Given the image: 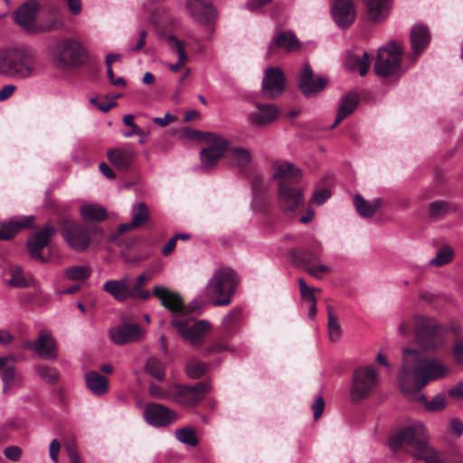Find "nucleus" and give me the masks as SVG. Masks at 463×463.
<instances>
[{"instance_id":"f257e3e1","label":"nucleus","mask_w":463,"mask_h":463,"mask_svg":"<svg viewBox=\"0 0 463 463\" xmlns=\"http://www.w3.org/2000/svg\"><path fill=\"white\" fill-rule=\"evenodd\" d=\"M38 70L36 52L25 47L0 49V76L15 80L34 77Z\"/></svg>"},{"instance_id":"f03ea898","label":"nucleus","mask_w":463,"mask_h":463,"mask_svg":"<svg viewBox=\"0 0 463 463\" xmlns=\"http://www.w3.org/2000/svg\"><path fill=\"white\" fill-rule=\"evenodd\" d=\"M407 452L423 463H447L443 453L432 447L424 424L407 419Z\"/></svg>"},{"instance_id":"7ed1b4c3","label":"nucleus","mask_w":463,"mask_h":463,"mask_svg":"<svg viewBox=\"0 0 463 463\" xmlns=\"http://www.w3.org/2000/svg\"><path fill=\"white\" fill-rule=\"evenodd\" d=\"M413 332L418 347L424 353H434L446 342L447 332L444 327L429 317L416 316Z\"/></svg>"},{"instance_id":"20e7f679","label":"nucleus","mask_w":463,"mask_h":463,"mask_svg":"<svg viewBox=\"0 0 463 463\" xmlns=\"http://www.w3.org/2000/svg\"><path fill=\"white\" fill-rule=\"evenodd\" d=\"M238 284V276L230 268L216 269L205 287V295L213 306H227L232 302Z\"/></svg>"},{"instance_id":"39448f33","label":"nucleus","mask_w":463,"mask_h":463,"mask_svg":"<svg viewBox=\"0 0 463 463\" xmlns=\"http://www.w3.org/2000/svg\"><path fill=\"white\" fill-rule=\"evenodd\" d=\"M451 368L442 360L426 357L417 361L412 368L411 382L409 388L420 392L431 381L447 377Z\"/></svg>"},{"instance_id":"423d86ee","label":"nucleus","mask_w":463,"mask_h":463,"mask_svg":"<svg viewBox=\"0 0 463 463\" xmlns=\"http://www.w3.org/2000/svg\"><path fill=\"white\" fill-rule=\"evenodd\" d=\"M88 60L86 49L75 39L59 42L52 50V61L56 67L65 69L79 67Z\"/></svg>"},{"instance_id":"0eeeda50","label":"nucleus","mask_w":463,"mask_h":463,"mask_svg":"<svg viewBox=\"0 0 463 463\" xmlns=\"http://www.w3.org/2000/svg\"><path fill=\"white\" fill-rule=\"evenodd\" d=\"M402 58V45L391 41L378 49L373 71L381 77L395 75L401 69Z\"/></svg>"},{"instance_id":"6e6552de","label":"nucleus","mask_w":463,"mask_h":463,"mask_svg":"<svg viewBox=\"0 0 463 463\" xmlns=\"http://www.w3.org/2000/svg\"><path fill=\"white\" fill-rule=\"evenodd\" d=\"M61 235L70 249L77 252L87 250L91 242V235L89 229L79 222L60 217L57 221Z\"/></svg>"},{"instance_id":"1a4fd4ad","label":"nucleus","mask_w":463,"mask_h":463,"mask_svg":"<svg viewBox=\"0 0 463 463\" xmlns=\"http://www.w3.org/2000/svg\"><path fill=\"white\" fill-rule=\"evenodd\" d=\"M378 379V373L373 366L367 365L357 368L353 375L350 401L358 403L368 397L376 388Z\"/></svg>"},{"instance_id":"9d476101","label":"nucleus","mask_w":463,"mask_h":463,"mask_svg":"<svg viewBox=\"0 0 463 463\" xmlns=\"http://www.w3.org/2000/svg\"><path fill=\"white\" fill-rule=\"evenodd\" d=\"M172 325L193 347H200L203 343L204 337L211 330V324L206 320L194 322L183 318H175L172 321Z\"/></svg>"},{"instance_id":"9b49d317","label":"nucleus","mask_w":463,"mask_h":463,"mask_svg":"<svg viewBox=\"0 0 463 463\" xmlns=\"http://www.w3.org/2000/svg\"><path fill=\"white\" fill-rule=\"evenodd\" d=\"M211 391L209 383L195 385L171 384L172 400L184 407L195 406Z\"/></svg>"},{"instance_id":"f8f14e48","label":"nucleus","mask_w":463,"mask_h":463,"mask_svg":"<svg viewBox=\"0 0 463 463\" xmlns=\"http://www.w3.org/2000/svg\"><path fill=\"white\" fill-rule=\"evenodd\" d=\"M205 140L208 146L200 153L202 168L205 171L212 170L217 162L223 156L229 147V141L222 137L206 133Z\"/></svg>"},{"instance_id":"ddd939ff","label":"nucleus","mask_w":463,"mask_h":463,"mask_svg":"<svg viewBox=\"0 0 463 463\" xmlns=\"http://www.w3.org/2000/svg\"><path fill=\"white\" fill-rule=\"evenodd\" d=\"M431 36L427 25L415 24L411 29L410 42L411 52L407 53V67L413 64L428 47Z\"/></svg>"},{"instance_id":"4468645a","label":"nucleus","mask_w":463,"mask_h":463,"mask_svg":"<svg viewBox=\"0 0 463 463\" xmlns=\"http://www.w3.org/2000/svg\"><path fill=\"white\" fill-rule=\"evenodd\" d=\"M285 76L278 67L266 69L262 80V95L269 99H274L284 91Z\"/></svg>"},{"instance_id":"2eb2a0df","label":"nucleus","mask_w":463,"mask_h":463,"mask_svg":"<svg viewBox=\"0 0 463 463\" xmlns=\"http://www.w3.org/2000/svg\"><path fill=\"white\" fill-rule=\"evenodd\" d=\"M111 341L118 345L141 340L145 335L144 329L137 324H121L109 329Z\"/></svg>"},{"instance_id":"dca6fc26","label":"nucleus","mask_w":463,"mask_h":463,"mask_svg":"<svg viewBox=\"0 0 463 463\" xmlns=\"http://www.w3.org/2000/svg\"><path fill=\"white\" fill-rule=\"evenodd\" d=\"M152 294L153 296L159 299L161 305L164 307L170 310L171 312L178 314H187L190 312H194L197 309V307L186 308L184 306L181 296L178 293L174 292L165 287H154Z\"/></svg>"},{"instance_id":"f3484780","label":"nucleus","mask_w":463,"mask_h":463,"mask_svg":"<svg viewBox=\"0 0 463 463\" xmlns=\"http://www.w3.org/2000/svg\"><path fill=\"white\" fill-rule=\"evenodd\" d=\"M326 82V78L315 76L311 67L305 64L298 76V87L306 97H311L323 90Z\"/></svg>"},{"instance_id":"a211bd4d","label":"nucleus","mask_w":463,"mask_h":463,"mask_svg":"<svg viewBox=\"0 0 463 463\" xmlns=\"http://www.w3.org/2000/svg\"><path fill=\"white\" fill-rule=\"evenodd\" d=\"M333 20L342 29L350 27L356 18V10L353 0H334L331 6Z\"/></svg>"},{"instance_id":"6ab92c4d","label":"nucleus","mask_w":463,"mask_h":463,"mask_svg":"<svg viewBox=\"0 0 463 463\" xmlns=\"http://www.w3.org/2000/svg\"><path fill=\"white\" fill-rule=\"evenodd\" d=\"M39 9V4L34 1L25 3L14 13V20L24 31L38 33L39 21L36 16Z\"/></svg>"},{"instance_id":"aec40b11","label":"nucleus","mask_w":463,"mask_h":463,"mask_svg":"<svg viewBox=\"0 0 463 463\" xmlns=\"http://www.w3.org/2000/svg\"><path fill=\"white\" fill-rule=\"evenodd\" d=\"M145 420L155 427H165L175 421L177 414L175 411L156 403L147 404L144 409Z\"/></svg>"},{"instance_id":"412c9836","label":"nucleus","mask_w":463,"mask_h":463,"mask_svg":"<svg viewBox=\"0 0 463 463\" xmlns=\"http://www.w3.org/2000/svg\"><path fill=\"white\" fill-rule=\"evenodd\" d=\"M279 205L281 211L289 214L304 203L302 191L289 184H279L278 194Z\"/></svg>"},{"instance_id":"4be33fe9","label":"nucleus","mask_w":463,"mask_h":463,"mask_svg":"<svg viewBox=\"0 0 463 463\" xmlns=\"http://www.w3.org/2000/svg\"><path fill=\"white\" fill-rule=\"evenodd\" d=\"M24 346L35 352L43 359H52L57 355L56 342L52 334L46 330H42L36 340L27 341Z\"/></svg>"},{"instance_id":"5701e85b","label":"nucleus","mask_w":463,"mask_h":463,"mask_svg":"<svg viewBox=\"0 0 463 463\" xmlns=\"http://www.w3.org/2000/svg\"><path fill=\"white\" fill-rule=\"evenodd\" d=\"M256 110L247 115V120L252 127L264 128L275 122L279 116V109L274 104L256 103Z\"/></svg>"},{"instance_id":"b1692460","label":"nucleus","mask_w":463,"mask_h":463,"mask_svg":"<svg viewBox=\"0 0 463 463\" xmlns=\"http://www.w3.org/2000/svg\"><path fill=\"white\" fill-rule=\"evenodd\" d=\"M57 230L54 226L49 224L42 230L35 232L28 241L27 247L31 257L40 262H44L45 259L41 253V250L48 245L51 239L56 234Z\"/></svg>"},{"instance_id":"393cba45","label":"nucleus","mask_w":463,"mask_h":463,"mask_svg":"<svg viewBox=\"0 0 463 463\" xmlns=\"http://www.w3.org/2000/svg\"><path fill=\"white\" fill-rule=\"evenodd\" d=\"M186 9L194 20L203 25H212L216 16L208 0H187Z\"/></svg>"},{"instance_id":"a878e982","label":"nucleus","mask_w":463,"mask_h":463,"mask_svg":"<svg viewBox=\"0 0 463 463\" xmlns=\"http://www.w3.org/2000/svg\"><path fill=\"white\" fill-rule=\"evenodd\" d=\"M110 164L118 171H127L131 167L137 153L133 146L126 145L109 149L107 152Z\"/></svg>"},{"instance_id":"bb28decb","label":"nucleus","mask_w":463,"mask_h":463,"mask_svg":"<svg viewBox=\"0 0 463 463\" xmlns=\"http://www.w3.org/2000/svg\"><path fill=\"white\" fill-rule=\"evenodd\" d=\"M272 178L279 184H297L302 178L301 170L287 161H277L271 166Z\"/></svg>"},{"instance_id":"cd10ccee","label":"nucleus","mask_w":463,"mask_h":463,"mask_svg":"<svg viewBox=\"0 0 463 463\" xmlns=\"http://www.w3.org/2000/svg\"><path fill=\"white\" fill-rule=\"evenodd\" d=\"M407 402H418L425 411L429 412H438L447 407L446 396L439 393L428 401L426 396L420 392H415L413 389L409 388V382L407 381Z\"/></svg>"},{"instance_id":"c85d7f7f","label":"nucleus","mask_w":463,"mask_h":463,"mask_svg":"<svg viewBox=\"0 0 463 463\" xmlns=\"http://www.w3.org/2000/svg\"><path fill=\"white\" fill-rule=\"evenodd\" d=\"M277 48L293 52L300 50L301 43L292 32H280L270 41L268 55L271 56Z\"/></svg>"},{"instance_id":"c756f323","label":"nucleus","mask_w":463,"mask_h":463,"mask_svg":"<svg viewBox=\"0 0 463 463\" xmlns=\"http://www.w3.org/2000/svg\"><path fill=\"white\" fill-rule=\"evenodd\" d=\"M103 290L118 301H125L131 297L130 277L126 275L120 279L108 280Z\"/></svg>"},{"instance_id":"7c9ffc66","label":"nucleus","mask_w":463,"mask_h":463,"mask_svg":"<svg viewBox=\"0 0 463 463\" xmlns=\"http://www.w3.org/2000/svg\"><path fill=\"white\" fill-rule=\"evenodd\" d=\"M369 59L366 51L355 48L346 53L345 67L349 71H358L361 76H365L369 68Z\"/></svg>"},{"instance_id":"2f4dec72","label":"nucleus","mask_w":463,"mask_h":463,"mask_svg":"<svg viewBox=\"0 0 463 463\" xmlns=\"http://www.w3.org/2000/svg\"><path fill=\"white\" fill-rule=\"evenodd\" d=\"M1 380L3 382V392L5 395L13 393L21 388L24 383L22 374L16 371L14 366L5 365L1 369Z\"/></svg>"},{"instance_id":"473e14b6","label":"nucleus","mask_w":463,"mask_h":463,"mask_svg":"<svg viewBox=\"0 0 463 463\" xmlns=\"http://www.w3.org/2000/svg\"><path fill=\"white\" fill-rule=\"evenodd\" d=\"M367 7V15L373 22L385 19L391 8V0H363Z\"/></svg>"},{"instance_id":"72a5a7b5","label":"nucleus","mask_w":463,"mask_h":463,"mask_svg":"<svg viewBox=\"0 0 463 463\" xmlns=\"http://www.w3.org/2000/svg\"><path fill=\"white\" fill-rule=\"evenodd\" d=\"M33 219V216H25L20 220L12 219L8 222H2L0 225V239H11L22 228L30 227Z\"/></svg>"},{"instance_id":"f704fd0d","label":"nucleus","mask_w":463,"mask_h":463,"mask_svg":"<svg viewBox=\"0 0 463 463\" xmlns=\"http://www.w3.org/2000/svg\"><path fill=\"white\" fill-rule=\"evenodd\" d=\"M354 205L360 216L371 218L381 207L382 200L380 198H374L372 201H367L362 195L355 194L354 197Z\"/></svg>"},{"instance_id":"c9c22d12","label":"nucleus","mask_w":463,"mask_h":463,"mask_svg":"<svg viewBox=\"0 0 463 463\" xmlns=\"http://www.w3.org/2000/svg\"><path fill=\"white\" fill-rule=\"evenodd\" d=\"M85 381L88 388L94 395L100 396L109 390L108 379L98 372H88L85 374Z\"/></svg>"},{"instance_id":"e433bc0d","label":"nucleus","mask_w":463,"mask_h":463,"mask_svg":"<svg viewBox=\"0 0 463 463\" xmlns=\"http://www.w3.org/2000/svg\"><path fill=\"white\" fill-rule=\"evenodd\" d=\"M80 214L86 222H102L107 218L106 209L98 203H84L80 209Z\"/></svg>"},{"instance_id":"4c0bfd02","label":"nucleus","mask_w":463,"mask_h":463,"mask_svg":"<svg viewBox=\"0 0 463 463\" xmlns=\"http://www.w3.org/2000/svg\"><path fill=\"white\" fill-rule=\"evenodd\" d=\"M359 103L357 94L350 92L346 94L340 103L338 112L332 128L336 127L344 118L351 115Z\"/></svg>"},{"instance_id":"58836bf2","label":"nucleus","mask_w":463,"mask_h":463,"mask_svg":"<svg viewBox=\"0 0 463 463\" xmlns=\"http://www.w3.org/2000/svg\"><path fill=\"white\" fill-rule=\"evenodd\" d=\"M241 321V308H233L222 320V327L228 335H232Z\"/></svg>"},{"instance_id":"ea45409f","label":"nucleus","mask_w":463,"mask_h":463,"mask_svg":"<svg viewBox=\"0 0 463 463\" xmlns=\"http://www.w3.org/2000/svg\"><path fill=\"white\" fill-rule=\"evenodd\" d=\"M451 204L447 201H434L429 205L428 216L432 221L443 219L451 211Z\"/></svg>"},{"instance_id":"a19ab883","label":"nucleus","mask_w":463,"mask_h":463,"mask_svg":"<svg viewBox=\"0 0 463 463\" xmlns=\"http://www.w3.org/2000/svg\"><path fill=\"white\" fill-rule=\"evenodd\" d=\"M327 332L332 342H337L342 335V326L331 307H327Z\"/></svg>"},{"instance_id":"79ce46f5","label":"nucleus","mask_w":463,"mask_h":463,"mask_svg":"<svg viewBox=\"0 0 463 463\" xmlns=\"http://www.w3.org/2000/svg\"><path fill=\"white\" fill-rule=\"evenodd\" d=\"M38 24L39 33L57 31L63 26V19L56 14L48 18H41Z\"/></svg>"},{"instance_id":"37998d69","label":"nucleus","mask_w":463,"mask_h":463,"mask_svg":"<svg viewBox=\"0 0 463 463\" xmlns=\"http://www.w3.org/2000/svg\"><path fill=\"white\" fill-rule=\"evenodd\" d=\"M231 160L241 167L247 166L251 162V155L249 149L237 146L231 149Z\"/></svg>"},{"instance_id":"c03bdc74","label":"nucleus","mask_w":463,"mask_h":463,"mask_svg":"<svg viewBox=\"0 0 463 463\" xmlns=\"http://www.w3.org/2000/svg\"><path fill=\"white\" fill-rule=\"evenodd\" d=\"M454 256V250L449 245L441 246L436 254V257L433 258L430 264L432 266L442 267L449 263Z\"/></svg>"},{"instance_id":"a18cd8bd","label":"nucleus","mask_w":463,"mask_h":463,"mask_svg":"<svg viewBox=\"0 0 463 463\" xmlns=\"http://www.w3.org/2000/svg\"><path fill=\"white\" fill-rule=\"evenodd\" d=\"M149 218L148 207L145 203H137L132 206L133 225L140 227Z\"/></svg>"},{"instance_id":"49530a36","label":"nucleus","mask_w":463,"mask_h":463,"mask_svg":"<svg viewBox=\"0 0 463 463\" xmlns=\"http://www.w3.org/2000/svg\"><path fill=\"white\" fill-rule=\"evenodd\" d=\"M146 371L153 375L158 381H163L165 378V365L156 357H150L146 363Z\"/></svg>"},{"instance_id":"de8ad7c7","label":"nucleus","mask_w":463,"mask_h":463,"mask_svg":"<svg viewBox=\"0 0 463 463\" xmlns=\"http://www.w3.org/2000/svg\"><path fill=\"white\" fill-rule=\"evenodd\" d=\"M90 273V269L87 266H72L64 270L65 277L70 280H84Z\"/></svg>"},{"instance_id":"09e8293b","label":"nucleus","mask_w":463,"mask_h":463,"mask_svg":"<svg viewBox=\"0 0 463 463\" xmlns=\"http://www.w3.org/2000/svg\"><path fill=\"white\" fill-rule=\"evenodd\" d=\"M391 451L394 454L402 451L405 446V429H400L394 432L388 441Z\"/></svg>"},{"instance_id":"8fccbe9b","label":"nucleus","mask_w":463,"mask_h":463,"mask_svg":"<svg viewBox=\"0 0 463 463\" xmlns=\"http://www.w3.org/2000/svg\"><path fill=\"white\" fill-rule=\"evenodd\" d=\"M175 438L179 442L192 447L196 446L198 442L194 430L190 427L177 430Z\"/></svg>"},{"instance_id":"3c124183","label":"nucleus","mask_w":463,"mask_h":463,"mask_svg":"<svg viewBox=\"0 0 463 463\" xmlns=\"http://www.w3.org/2000/svg\"><path fill=\"white\" fill-rule=\"evenodd\" d=\"M207 367L206 364L193 360L187 363L185 372L189 378L198 379L205 373Z\"/></svg>"},{"instance_id":"603ef678","label":"nucleus","mask_w":463,"mask_h":463,"mask_svg":"<svg viewBox=\"0 0 463 463\" xmlns=\"http://www.w3.org/2000/svg\"><path fill=\"white\" fill-rule=\"evenodd\" d=\"M11 279L7 281V284L11 287L24 288L27 286V282L23 274V269L19 266L11 267L9 269Z\"/></svg>"},{"instance_id":"864d4df0","label":"nucleus","mask_w":463,"mask_h":463,"mask_svg":"<svg viewBox=\"0 0 463 463\" xmlns=\"http://www.w3.org/2000/svg\"><path fill=\"white\" fill-rule=\"evenodd\" d=\"M35 371L43 381L48 383H54L58 378L56 370L46 365H37Z\"/></svg>"},{"instance_id":"5fc2aeb1","label":"nucleus","mask_w":463,"mask_h":463,"mask_svg":"<svg viewBox=\"0 0 463 463\" xmlns=\"http://www.w3.org/2000/svg\"><path fill=\"white\" fill-rule=\"evenodd\" d=\"M149 394L159 400H172L171 385L165 390L156 384H151L149 386Z\"/></svg>"},{"instance_id":"6e6d98bb","label":"nucleus","mask_w":463,"mask_h":463,"mask_svg":"<svg viewBox=\"0 0 463 463\" xmlns=\"http://www.w3.org/2000/svg\"><path fill=\"white\" fill-rule=\"evenodd\" d=\"M309 275L314 278L320 279L324 274L331 272V268L327 265L321 264L320 262L312 264L307 269Z\"/></svg>"},{"instance_id":"4d7b16f0","label":"nucleus","mask_w":463,"mask_h":463,"mask_svg":"<svg viewBox=\"0 0 463 463\" xmlns=\"http://www.w3.org/2000/svg\"><path fill=\"white\" fill-rule=\"evenodd\" d=\"M227 350H230L229 345L224 340L218 339L204 349V355H211Z\"/></svg>"},{"instance_id":"13d9d810","label":"nucleus","mask_w":463,"mask_h":463,"mask_svg":"<svg viewBox=\"0 0 463 463\" xmlns=\"http://www.w3.org/2000/svg\"><path fill=\"white\" fill-rule=\"evenodd\" d=\"M166 43L168 47L175 52L177 53L178 57H181L182 54H186L184 47V43L178 40L174 35H168L166 37Z\"/></svg>"},{"instance_id":"bf43d9fd","label":"nucleus","mask_w":463,"mask_h":463,"mask_svg":"<svg viewBox=\"0 0 463 463\" xmlns=\"http://www.w3.org/2000/svg\"><path fill=\"white\" fill-rule=\"evenodd\" d=\"M123 122L125 125L128 126L129 128H131L130 130L128 131H126L123 133V136L125 137H132L133 135L135 134H139V132H141V129L138 128V126L134 122V116L131 115V114H128V115H126L124 118H123Z\"/></svg>"},{"instance_id":"052dcab7","label":"nucleus","mask_w":463,"mask_h":463,"mask_svg":"<svg viewBox=\"0 0 463 463\" xmlns=\"http://www.w3.org/2000/svg\"><path fill=\"white\" fill-rule=\"evenodd\" d=\"M171 20L170 11L166 8L157 9L153 14V22L159 25L161 24H167Z\"/></svg>"},{"instance_id":"680f3d73","label":"nucleus","mask_w":463,"mask_h":463,"mask_svg":"<svg viewBox=\"0 0 463 463\" xmlns=\"http://www.w3.org/2000/svg\"><path fill=\"white\" fill-rule=\"evenodd\" d=\"M120 95L114 96L108 102H99L97 99H90V103L95 104L100 111L107 112L117 105L116 99Z\"/></svg>"},{"instance_id":"e2e57ef3","label":"nucleus","mask_w":463,"mask_h":463,"mask_svg":"<svg viewBox=\"0 0 463 463\" xmlns=\"http://www.w3.org/2000/svg\"><path fill=\"white\" fill-rule=\"evenodd\" d=\"M330 197L328 189L323 188L316 191L312 195V203L317 205L323 204Z\"/></svg>"},{"instance_id":"0e129e2a","label":"nucleus","mask_w":463,"mask_h":463,"mask_svg":"<svg viewBox=\"0 0 463 463\" xmlns=\"http://www.w3.org/2000/svg\"><path fill=\"white\" fill-rule=\"evenodd\" d=\"M4 454L9 460L17 461L21 458L22 449L17 446H9L5 449Z\"/></svg>"},{"instance_id":"69168bd1","label":"nucleus","mask_w":463,"mask_h":463,"mask_svg":"<svg viewBox=\"0 0 463 463\" xmlns=\"http://www.w3.org/2000/svg\"><path fill=\"white\" fill-rule=\"evenodd\" d=\"M452 354L456 363L463 367V341L458 342L454 345Z\"/></svg>"},{"instance_id":"338daca9","label":"nucleus","mask_w":463,"mask_h":463,"mask_svg":"<svg viewBox=\"0 0 463 463\" xmlns=\"http://www.w3.org/2000/svg\"><path fill=\"white\" fill-rule=\"evenodd\" d=\"M325 407V402L323 397L319 396L316 399L315 402L312 405V410L314 411V418L317 420L323 414Z\"/></svg>"},{"instance_id":"774afa93","label":"nucleus","mask_w":463,"mask_h":463,"mask_svg":"<svg viewBox=\"0 0 463 463\" xmlns=\"http://www.w3.org/2000/svg\"><path fill=\"white\" fill-rule=\"evenodd\" d=\"M449 431L457 437L463 434V422L458 419H453L449 421Z\"/></svg>"}]
</instances>
